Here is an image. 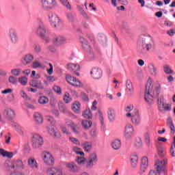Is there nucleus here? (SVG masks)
<instances>
[{
  "label": "nucleus",
  "mask_w": 175,
  "mask_h": 175,
  "mask_svg": "<svg viewBox=\"0 0 175 175\" xmlns=\"http://www.w3.org/2000/svg\"><path fill=\"white\" fill-rule=\"evenodd\" d=\"M161 94V85H159L154 90L152 88V85L150 81H148V83L146 85L144 99L148 105H152L154 103V98H158V95Z\"/></svg>",
  "instance_id": "f257e3e1"
},
{
  "label": "nucleus",
  "mask_w": 175,
  "mask_h": 175,
  "mask_svg": "<svg viewBox=\"0 0 175 175\" xmlns=\"http://www.w3.org/2000/svg\"><path fill=\"white\" fill-rule=\"evenodd\" d=\"M166 163H167V159H164L161 161L157 160L156 161V166H157V172L158 174H166L167 173V170L165 167L166 166Z\"/></svg>",
  "instance_id": "f03ea898"
},
{
  "label": "nucleus",
  "mask_w": 175,
  "mask_h": 175,
  "mask_svg": "<svg viewBox=\"0 0 175 175\" xmlns=\"http://www.w3.org/2000/svg\"><path fill=\"white\" fill-rule=\"evenodd\" d=\"M157 105L159 111H170L172 110V105L166 104L165 105V98L163 96L157 99Z\"/></svg>",
  "instance_id": "7ed1b4c3"
},
{
  "label": "nucleus",
  "mask_w": 175,
  "mask_h": 175,
  "mask_svg": "<svg viewBox=\"0 0 175 175\" xmlns=\"http://www.w3.org/2000/svg\"><path fill=\"white\" fill-rule=\"evenodd\" d=\"M126 117L129 118H131V122L133 125H139L142 121V118L140 117V114H139V111L135 110L133 113H127L126 114Z\"/></svg>",
  "instance_id": "20e7f679"
},
{
  "label": "nucleus",
  "mask_w": 175,
  "mask_h": 175,
  "mask_svg": "<svg viewBox=\"0 0 175 175\" xmlns=\"http://www.w3.org/2000/svg\"><path fill=\"white\" fill-rule=\"evenodd\" d=\"M155 46L153 44H140L137 47V52L140 55H146L147 51H154Z\"/></svg>",
  "instance_id": "39448f33"
},
{
  "label": "nucleus",
  "mask_w": 175,
  "mask_h": 175,
  "mask_svg": "<svg viewBox=\"0 0 175 175\" xmlns=\"http://www.w3.org/2000/svg\"><path fill=\"white\" fill-rule=\"evenodd\" d=\"M41 157L45 165H48L49 166H53L54 165V157H53V155L51 154L50 152H42V153L41 154Z\"/></svg>",
  "instance_id": "423d86ee"
},
{
  "label": "nucleus",
  "mask_w": 175,
  "mask_h": 175,
  "mask_svg": "<svg viewBox=\"0 0 175 175\" xmlns=\"http://www.w3.org/2000/svg\"><path fill=\"white\" fill-rule=\"evenodd\" d=\"M49 18L51 25L55 28V29H59L61 26H59V18L55 13H49Z\"/></svg>",
  "instance_id": "0eeeda50"
},
{
  "label": "nucleus",
  "mask_w": 175,
  "mask_h": 175,
  "mask_svg": "<svg viewBox=\"0 0 175 175\" xmlns=\"http://www.w3.org/2000/svg\"><path fill=\"white\" fill-rule=\"evenodd\" d=\"M57 6L55 0H41V8L43 10H51Z\"/></svg>",
  "instance_id": "6e6552de"
},
{
  "label": "nucleus",
  "mask_w": 175,
  "mask_h": 175,
  "mask_svg": "<svg viewBox=\"0 0 175 175\" xmlns=\"http://www.w3.org/2000/svg\"><path fill=\"white\" fill-rule=\"evenodd\" d=\"M98 162V157H96V153L91 154L88 159H86L85 166L86 169H92L94 165Z\"/></svg>",
  "instance_id": "1a4fd4ad"
},
{
  "label": "nucleus",
  "mask_w": 175,
  "mask_h": 175,
  "mask_svg": "<svg viewBox=\"0 0 175 175\" xmlns=\"http://www.w3.org/2000/svg\"><path fill=\"white\" fill-rule=\"evenodd\" d=\"M43 144V138L39 134L33 135L32 137V146L33 148H39Z\"/></svg>",
  "instance_id": "9d476101"
},
{
  "label": "nucleus",
  "mask_w": 175,
  "mask_h": 175,
  "mask_svg": "<svg viewBox=\"0 0 175 175\" xmlns=\"http://www.w3.org/2000/svg\"><path fill=\"white\" fill-rule=\"evenodd\" d=\"M138 43L140 44H154V40L150 36L142 34L138 39Z\"/></svg>",
  "instance_id": "9b49d317"
},
{
  "label": "nucleus",
  "mask_w": 175,
  "mask_h": 175,
  "mask_svg": "<svg viewBox=\"0 0 175 175\" xmlns=\"http://www.w3.org/2000/svg\"><path fill=\"white\" fill-rule=\"evenodd\" d=\"M36 33L38 35V36H40V38H44V36L49 33V30L46 29V27L43 23L41 22L39 23L36 29Z\"/></svg>",
  "instance_id": "f8f14e48"
},
{
  "label": "nucleus",
  "mask_w": 175,
  "mask_h": 175,
  "mask_svg": "<svg viewBox=\"0 0 175 175\" xmlns=\"http://www.w3.org/2000/svg\"><path fill=\"white\" fill-rule=\"evenodd\" d=\"M8 35L10 38L11 42L14 44L18 43V35L17 31L14 29H10L8 31Z\"/></svg>",
  "instance_id": "ddd939ff"
},
{
  "label": "nucleus",
  "mask_w": 175,
  "mask_h": 175,
  "mask_svg": "<svg viewBox=\"0 0 175 175\" xmlns=\"http://www.w3.org/2000/svg\"><path fill=\"white\" fill-rule=\"evenodd\" d=\"M90 75L94 80H99L103 75L102 72V70L100 68H98L96 67H94L90 71Z\"/></svg>",
  "instance_id": "4468645a"
},
{
  "label": "nucleus",
  "mask_w": 175,
  "mask_h": 175,
  "mask_svg": "<svg viewBox=\"0 0 175 175\" xmlns=\"http://www.w3.org/2000/svg\"><path fill=\"white\" fill-rule=\"evenodd\" d=\"M133 126L131 124H128L126 125L124 129V137L126 139H131L132 136H133Z\"/></svg>",
  "instance_id": "2eb2a0df"
},
{
  "label": "nucleus",
  "mask_w": 175,
  "mask_h": 175,
  "mask_svg": "<svg viewBox=\"0 0 175 175\" xmlns=\"http://www.w3.org/2000/svg\"><path fill=\"white\" fill-rule=\"evenodd\" d=\"M4 167L7 172H11V173H17V172H16V166H14V161H5Z\"/></svg>",
  "instance_id": "dca6fc26"
},
{
  "label": "nucleus",
  "mask_w": 175,
  "mask_h": 175,
  "mask_svg": "<svg viewBox=\"0 0 175 175\" xmlns=\"http://www.w3.org/2000/svg\"><path fill=\"white\" fill-rule=\"evenodd\" d=\"M58 106L62 113H64V114H66V116H70V117L76 118V116L73 115L72 112L68 111V108H66V106L65 105V104H64V103L59 102Z\"/></svg>",
  "instance_id": "f3484780"
},
{
  "label": "nucleus",
  "mask_w": 175,
  "mask_h": 175,
  "mask_svg": "<svg viewBox=\"0 0 175 175\" xmlns=\"http://www.w3.org/2000/svg\"><path fill=\"white\" fill-rule=\"evenodd\" d=\"M54 44H64L66 43V38L63 36H54L53 38Z\"/></svg>",
  "instance_id": "a211bd4d"
},
{
  "label": "nucleus",
  "mask_w": 175,
  "mask_h": 175,
  "mask_svg": "<svg viewBox=\"0 0 175 175\" xmlns=\"http://www.w3.org/2000/svg\"><path fill=\"white\" fill-rule=\"evenodd\" d=\"M31 87H34L38 90H43L44 88V85L42 83V81L33 79L29 82Z\"/></svg>",
  "instance_id": "6ab92c4d"
},
{
  "label": "nucleus",
  "mask_w": 175,
  "mask_h": 175,
  "mask_svg": "<svg viewBox=\"0 0 175 175\" xmlns=\"http://www.w3.org/2000/svg\"><path fill=\"white\" fill-rule=\"evenodd\" d=\"M47 175H62V170L59 168L49 167L46 170Z\"/></svg>",
  "instance_id": "aec40b11"
},
{
  "label": "nucleus",
  "mask_w": 175,
  "mask_h": 175,
  "mask_svg": "<svg viewBox=\"0 0 175 175\" xmlns=\"http://www.w3.org/2000/svg\"><path fill=\"white\" fill-rule=\"evenodd\" d=\"M66 167L68 169L70 172H72V173H77L79 170H80V168L76 165L75 162H70L68 163L66 165Z\"/></svg>",
  "instance_id": "412c9836"
},
{
  "label": "nucleus",
  "mask_w": 175,
  "mask_h": 175,
  "mask_svg": "<svg viewBox=\"0 0 175 175\" xmlns=\"http://www.w3.org/2000/svg\"><path fill=\"white\" fill-rule=\"evenodd\" d=\"M14 165L15 166V172H17V170H24V163H23V161L20 159H17L16 161H14Z\"/></svg>",
  "instance_id": "4be33fe9"
},
{
  "label": "nucleus",
  "mask_w": 175,
  "mask_h": 175,
  "mask_svg": "<svg viewBox=\"0 0 175 175\" xmlns=\"http://www.w3.org/2000/svg\"><path fill=\"white\" fill-rule=\"evenodd\" d=\"M4 114L8 120H13V118L15 117L16 113L13 109L8 108L4 111Z\"/></svg>",
  "instance_id": "5701e85b"
},
{
  "label": "nucleus",
  "mask_w": 175,
  "mask_h": 175,
  "mask_svg": "<svg viewBox=\"0 0 175 175\" xmlns=\"http://www.w3.org/2000/svg\"><path fill=\"white\" fill-rule=\"evenodd\" d=\"M47 131L49 135L53 137H59L60 136L59 132L55 131V129H54V126H49L47 127Z\"/></svg>",
  "instance_id": "b1692460"
},
{
  "label": "nucleus",
  "mask_w": 175,
  "mask_h": 175,
  "mask_svg": "<svg viewBox=\"0 0 175 175\" xmlns=\"http://www.w3.org/2000/svg\"><path fill=\"white\" fill-rule=\"evenodd\" d=\"M148 166V159L147 157H144L142 159V163H141V173H144Z\"/></svg>",
  "instance_id": "393cba45"
},
{
  "label": "nucleus",
  "mask_w": 175,
  "mask_h": 175,
  "mask_svg": "<svg viewBox=\"0 0 175 175\" xmlns=\"http://www.w3.org/2000/svg\"><path fill=\"white\" fill-rule=\"evenodd\" d=\"M130 161L133 167H136V165H137V162L139 161V158L137 157V154L136 153H133L130 156Z\"/></svg>",
  "instance_id": "a878e982"
},
{
  "label": "nucleus",
  "mask_w": 175,
  "mask_h": 175,
  "mask_svg": "<svg viewBox=\"0 0 175 175\" xmlns=\"http://www.w3.org/2000/svg\"><path fill=\"white\" fill-rule=\"evenodd\" d=\"M67 68L68 70H70V72H79L80 70V65L79 64H75L72 63L68 64L67 66Z\"/></svg>",
  "instance_id": "bb28decb"
},
{
  "label": "nucleus",
  "mask_w": 175,
  "mask_h": 175,
  "mask_svg": "<svg viewBox=\"0 0 175 175\" xmlns=\"http://www.w3.org/2000/svg\"><path fill=\"white\" fill-rule=\"evenodd\" d=\"M107 114L110 122H113L116 120V111L113 109L109 108Z\"/></svg>",
  "instance_id": "cd10ccee"
},
{
  "label": "nucleus",
  "mask_w": 175,
  "mask_h": 175,
  "mask_svg": "<svg viewBox=\"0 0 175 175\" xmlns=\"http://www.w3.org/2000/svg\"><path fill=\"white\" fill-rule=\"evenodd\" d=\"M33 60V55L31 54H27L23 57V65H28Z\"/></svg>",
  "instance_id": "c85d7f7f"
},
{
  "label": "nucleus",
  "mask_w": 175,
  "mask_h": 175,
  "mask_svg": "<svg viewBox=\"0 0 175 175\" xmlns=\"http://www.w3.org/2000/svg\"><path fill=\"white\" fill-rule=\"evenodd\" d=\"M82 147L85 152H90V151L92 150V142H85L83 144H82Z\"/></svg>",
  "instance_id": "c756f323"
},
{
  "label": "nucleus",
  "mask_w": 175,
  "mask_h": 175,
  "mask_svg": "<svg viewBox=\"0 0 175 175\" xmlns=\"http://www.w3.org/2000/svg\"><path fill=\"white\" fill-rule=\"evenodd\" d=\"M34 120L36 124H42L43 123V115L39 112H36L34 113Z\"/></svg>",
  "instance_id": "7c9ffc66"
},
{
  "label": "nucleus",
  "mask_w": 175,
  "mask_h": 175,
  "mask_svg": "<svg viewBox=\"0 0 175 175\" xmlns=\"http://www.w3.org/2000/svg\"><path fill=\"white\" fill-rule=\"evenodd\" d=\"M167 125L170 128L171 131V133L172 135H174L175 133V127H174V124H173V120L172 118H168L167 119Z\"/></svg>",
  "instance_id": "2f4dec72"
},
{
  "label": "nucleus",
  "mask_w": 175,
  "mask_h": 175,
  "mask_svg": "<svg viewBox=\"0 0 175 175\" xmlns=\"http://www.w3.org/2000/svg\"><path fill=\"white\" fill-rule=\"evenodd\" d=\"M111 147L113 150H118L121 148V140L115 139L111 143Z\"/></svg>",
  "instance_id": "473e14b6"
},
{
  "label": "nucleus",
  "mask_w": 175,
  "mask_h": 175,
  "mask_svg": "<svg viewBox=\"0 0 175 175\" xmlns=\"http://www.w3.org/2000/svg\"><path fill=\"white\" fill-rule=\"evenodd\" d=\"M148 68L149 69V72L152 76H157V67L152 63H150L148 65Z\"/></svg>",
  "instance_id": "72a5a7b5"
},
{
  "label": "nucleus",
  "mask_w": 175,
  "mask_h": 175,
  "mask_svg": "<svg viewBox=\"0 0 175 175\" xmlns=\"http://www.w3.org/2000/svg\"><path fill=\"white\" fill-rule=\"evenodd\" d=\"M126 87L128 92L132 94L134 91L133 85L132 84V81L130 79H127L126 82Z\"/></svg>",
  "instance_id": "f704fd0d"
},
{
  "label": "nucleus",
  "mask_w": 175,
  "mask_h": 175,
  "mask_svg": "<svg viewBox=\"0 0 175 175\" xmlns=\"http://www.w3.org/2000/svg\"><path fill=\"white\" fill-rule=\"evenodd\" d=\"M27 163L30 167H32V169L38 167V162H36V160H35V159H29L27 161Z\"/></svg>",
  "instance_id": "c9c22d12"
},
{
  "label": "nucleus",
  "mask_w": 175,
  "mask_h": 175,
  "mask_svg": "<svg viewBox=\"0 0 175 175\" xmlns=\"http://www.w3.org/2000/svg\"><path fill=\"white\" fill-rule=\"evenodd\" d=\"M80 103H79L78 101H75L72 104V109L73 111H75V113H77V114H79L80 113Z\"/></svg>",
  "instance_id": "e433bc0d"
},
{
  "label": "nucleus",
  "mask_w": 175,
  "mask_h": 175,
  "mask_svg": "<svg viewBox=\"0 0 175 175\" xmlns=\"http://www.w3.org/2000/svg\"><path fill=\"white\" fill-rule=\"evenodd\" d=\"M66 17L70 23L72 24H74V23H76V17L72 12H68L66 14Z\"/></svg>",
  "instance_id": "4c0bfd02"
},
{
  "label": "nucleus",
  "mask_w": 175,
  "mask_h": 175,
  "mask_svg": "<svg viewBox=\"0 0 175 175\" xmlns=\"http://www.w3.org/2000/svg\"><path fill=\"white\" fill-rule=\"evenodd\" d=\"M82 126L84 128V129H90V128L92 126V122L90 120H83Z\"/></svg>",
  "instance_id": "58836bf2"
},
{
  "label": "nucleus",
  "mask_w": 175,
  "mask_h": 175,
  "mask_svg": "<svg viewBox=\"0 0 175 175\" xmlns=\"http://www.w3.org/2000/svg\"><path fill=\"white\" fill-rule=\"evenodd\" d=\"M144 142H145L146 146H148V147H150V144L151 143L150 133L146 132L144 134Z\"/></svg>",
  "instance_id": "ea45409f"
},
{
  "label": "nucleus",
  "mask_w": 175,
  "mask_h": 175,
  "mask_svg": "<svg viewBox=\"0 0 175 175\" xmlns=\"http://www.w3.org/2000/svg\"><path fill=\"white\" fill-rule=\"evenodd\" d=\"M98 40L100 43H106L107 38L103 33H99L98 35Z\"/></svg>",
  "instance_id": "a19ab883"
},
{
  "label": "nucleus",
  "mask_w": 175,
  "mask_h": 175,
  "mask_svg": "<svg viewBox=\"0 0 175 175\" xmlns=\"http://www.w3.org/2000/svg\"><path fill=\"white\" fill-rule=\"evenodd\" d=\"M83 116L84 118H92V113H91V109H85L83 113Z\"/></svg>",
  "instance_id": "79ce46f5"
},
{
  "label": "nucleus",
  "mask_w": 175,
  "mask_h": 175,
  "mask_svg": "<svg viewBox=\"0 0 175 175\" xmlns=\"http://www.w3.org/2000/svg\"><path fill=\"white\" fill-rule=\"evenodd\" d=\"M71 128L74 132V133H76L77 135H79L80 132H81V129L80 128V126L76 125V124H72L71 126Z\"/></svg>",
  "instance_id": "37998d69"
},
{
  "label": "nucleus",
  "mask_w": 175,
  "mask_h": 175,
  "mask_svg": "<svg viewBox=\"0 0 175 175\" xmlns=\"http://www.w3.org/2000/svg\"><path fill=\"white\" fill-rule=\"evenodd\" d=\"M163 71L166 75H172L173 73V70L170 69V67L167 64L163 66Z\"/></svg>",
  "instance_id": "c03bdc74"
},
{
  "label": "nucleus",
  "mask_w": 175,
  "mask_h": 175,
  "mask_svg": "<svg viewBox=\"0 0 175 175\" xmlns=\"http://www.w3.org/2000/svg\"><path fill=\"white\" fill-rule=\"evenodd\" d=\"M64 100L65 103H70V102H72V97H70V94H69V93H65L64 96Z\"/></svg>",
  "instance_id": "a18cd8bd"
},
{
  "label": "nucleus",
  "mask_w": 175,
  "mask_h": 175,
  "mask_svg": "<svg viewBox=\"0 0 175 175\" xmlns=\"http://www.w3.org/2000/svg\"><path fill=\"white\" fill-rule=\"evenodd\" d=\"M38 102L40 105H46V103H49V98L46 96H41L38 99Z\"/></svg>",
  "instance_id": "49530a36"
},
{
  "label": "nucleus",
  "mask_w": 175,
  "mask_h": 175,
  "mask_svg": "<svg viewBox=\"0 0 175 175\" xmlns=\"http://www.w3.org/2000/svg\"><path fill=\"white\" fill-rule=\"evenodd\" d=\"M66 80L72 85V84L76 81V78L70 75H67L66 77Z\"/></svg>",
  "instance_id": "de8ad7c7"
},
{
  "label": "nucleus",
  "mask_w": 175,
  "mask_h": 175,
  "mask_svg": "<svg viewBox=\"0 0 175 175\" xmlns=\"http://www.w3.org/2000/svg\"><path fill=\"white\" fill-rule=\"evenodd\" d=\"M59 2H61V3H62V5H64V6H66L67 9H68L69 10H71L72 7L69 3V2H68V0H59Z\"/></svg>",
  "instance_id": "09e8293b"
},
{
  "label": "nucleus",
  "mask_w": 175,
  "mask_h": 175,
  "mask_svg": "<svg viewBox=\"0 0 175 175\" xmlns=\"http://www.w3.org/2000/svg\"><path fill=\"white\" fill-rule=\"evenodd\" d=\"M18 81L22 85H27L28 83V79L25 77H22L19 78Z\"/></svg>",
  "instance_id": "8fccbe9b"
},
{
  "label": "nucleus",
  "mask_w": 175,
  "mask_h": 175,
  "mask_svg": "<svg viewBox=\"0 0 175 175\" xmlns=\"http://www.w3.org/2000/svg\"><path fill=\"white\" fill-rule=\"evenodd\" d=\"M85 161H86V159L84 157H78L76 159V162L79 165H84V163H85Z\"/></svg>",
  "instance_id": "3c124183"
},
{
  "label": "nucleus",
  "mask_w": 175,
  "mask_h": 175,
  "mask_svg": "<svg viewBox=\"0 0 175 175\" xmlns=\"http://www.w3.org/2000/svg\"><path fill=\"white\" fill-rule=\"evenodd\" d=\"M21 72V70H20V68L12 69L11 70V73L13 75V76H20Z\"/></svg>",
  "instance_id": "603ef678"
},
{
  "label": "nucleus",
  "mask_w": 175,
  "mask_h": 175,
  "mask_svg": "<svg viewBox=\"0 0 175 175\" xmlns=\"http://www.w3.org/2000/svg\"><path fill=\"white\" fill-rule=\"evenodd\" d=\"M53 90L56 92V94H57V95H61V94H62V90L59 86L55 85L53 86Z\"/></svg>",
  "instance_id": "864d4df0"
},
{
  "label": "nucleus",
  "mask_w": 175,
  "mask_h": 175,
  "mask_svg": "<svg viewBox=\"0 0 175 175\" xmlns=\"http://www.w3.org/2000/svg\"><path fill=\"white\" fill-rule=\"evenodd\" d=\"M71 85H73L74 87H83V83H81V81L75 79L73 83H71Z\"/></svg>",
  "instance_id": "5fc2aeb1"
},
{
  "label": "nucleus",
  "mask_w": 175,
  "mask_h": 175,
  "mask_svg": "<svg viewBox=\"0 0 175 175\" xmlns=\"http://www.w3.org/2000/svg\"><path fill=\"white\" fill-rule=\"evenodd\" d=\"M171 154L172 157H175V136L174 137V142L171 146Z\"/></svg>",
  "instance_id": "6e6d98bb"
},
{
  "label": "nucleus",
  "mask_w": 175,
  "mask_h": 175,
  "mask_svg": "<svg viewBox=\"0 0 175 175\" xmlns=\"http://www.w3.org/2000/svg\"><path fill=\"white\" fill-rule=\"evenodd\" d=\"M8 81L11 84H16L17 83V79L16 77H13V76H10L8 78Z\"/></svg>",
  "instance_id": "4d7b16f0"
},
{
  "label": "nucleus",
  "mask_w": 175,
  "mask_h": 175,
  "mask_svg": "<svg viewBox=\"0 0 175 175\" xmlns=\"http://www.w3.org/2000/svg\"><path fill=\"white\" fill-rule=\"evenodd\" d=\"M90 135L93 139H95L98 136V133L96 132V129H92L90 131Z\"/></svg>",
  "instance_id": "13d9d810"
},
{
  "label": "nucleus",
  "mask_w": 175,
  "mask_h": 175,
  "mask_svg": "<svg viewBox=\"0 0 175 175\" xmlns=\"http://www.w3.org/2000/svg\"><path fill=\"white\" fill-rule=\"evenodd\" d=\"M80 96L82 99V100H84V102H88V96H87V94H85V93L84 92H81L80 94Z\"/></svg>",
  "instance_id": "bf43d9fd"
},
{
  "label": "nucleus",
  "mask_w": 175,
  "mask_h": 175,
  "mask_svg": "<svg viewBox=\"0 0 175 175\" xmlns=\"http://www.w3.org/2000/svg\"><path fill=\"white\" fill-rule=\"evenodd\" d=\"M98 117H99L100 124L103 125L105 119L103 118V113H102V111L100 110H98Z\"/></svg>",
  "instance_id": "052dcab7"
},
{
  "label": "nucleus",
  "mask_w": 175,
  "mask_h": 175,
  "mask_svg": "<svg viewBox=\"0 0 175 175\" xmlns=\"http://www.w3.org/2000/svg\"><path fill=\"white\" fill-rule=\"evenodd\" d=\"M46 121H48L51 124H55V121L54 120V118L53 116H46Z\"/></svg>",
  "instance_id": "680f3d73"
},
{
  "label": "nucleus",
  "mask_w": 175,
  "mask_h": 175,
  "mask_svg": "<svg viewBox=\"0 0 175 175\" xmlns=\"http://www.w3.org/2000/svg\"><path fill=\"white\" fill-rule=\"evenodd\" d=\"M21 96H22V98H23V99H25L26 100H29L31 99V98H29V96L27 95V93H25L24 90H21Z\"/></svg>",
  "instance_id": "e2e57ef3"
},
{
  "label": "nucleus",
  "mask_w": 175,
  "mask_h": 175,
  "mask_svg": "<svg viewBox=\"0 0 175 175\" xmlns=\"http://www.w3.org/2000/svg\"><path fill=\"white\" fill-rule=\"evenodd\" d=\"M70 142H72V143H73L74 144H76L77 146H80V142H79V139H77V138H75V137H70Z\"/></svg>",
  "instance_id": "0e129e2a"
},
{
  "label": "nucleus",
  "mask_w": 175,
  "mask_h": 175,
  "mask_svg": "<svg viewBox=\"0 0 175 175\" xmlns=\"http://www.w3.org/2000/svg\"><path fill=\"white\" fill-rule=\"evenodd\" d=\"M32 68H42V64L39 63V61H35L33 62Z\"/></svg>",
  "instance_id": "69168bd1"
},
{
  "label": "nucleus",
  "mask_w": 175,
  "mask_h": 175,
  "mask_svg": "<svg viewBox=\"0 0 175 175\" xmlns=\"http://www.w3.org/2000/svg\"><path fill=\"white\" fill-rule=\"evenodd\" d=\"M142 144H143V142H142V139H140V138L137 139L135 142V146L139 148L142 147Z\"/></svg>",
  "instance_id": "338daca9"
},
{
  "label": "nucleus",
  "mask_w": 175,
  "mask_h": 175,
  "mask_svg": "<svg viewBox=\"0 0 175 175\" xmlns=\"http://www.w3.org/2000/svg\"><path fill=\"white\" fill-rule=\"evenodd\" d=\"M83 49L86 50V51H88V53H92L91 51V46L90 44H83L82 45Z\"/></svg>",
  "instance_id": "774afa93"
}]
</instances>
